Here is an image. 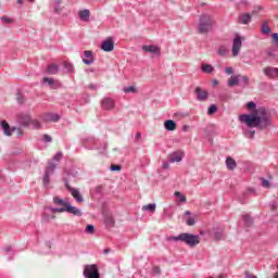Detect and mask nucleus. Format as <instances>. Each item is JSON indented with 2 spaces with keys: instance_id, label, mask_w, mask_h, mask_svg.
<instances>
[{
  "instance_id": "a211bd4d",
  "label": "nucleus",
  "mask_w": 278,
  "mask_h": 278,
  "mask_svg": "<svg viewBox=\"0 0 278 278\" xmlns=\"http://www.w3.org/2000/svg\"><path fill=\"white\" fill-rule=\"evenodd\" d=\"M142 51H146V53H154L155 55H160V47L153 46V45H144L142 46Z\"/></svg>"
},
{
  "instance_id": "412c9836",
  "label": "nucleus",
  "mask_w": 278,
  "mask_h": 278,
  "mask_svg": "<svg viewBox=\"0 0 278 278\" xmlns=\"http://www.w3.org/2000/svg\"><path fill=\"white\" fill-rule=\"evenodd\" d=\"M84 55L85 58H87L83 60L84 64H86L87 66H90V64H94V60H92V51L86 50L84 52Z\"/></svg>"
},
{
  "instance_id": "e2e57ef3",
  "label": "nucleus",
  "mask_w": 278,
  "mask_h": 278,
  "mask_svg": "<svg viewBox=\"0 0 278 278\" xmlns=\"http://www.w3.org/2000/svg\"><path fill=\"white\" fill-rule=\"evenodd\" d=\"M103 253H104V255H108V253H110V249H104Z\"/></svg>"
},
{
  "instance_id": "774afa93",
  "label": "nucleus",
  "mask_w": 278,
  "mask_h": 278,
  "mask_svg": "<svg viewBox=\"0 0 278 278\" xmlns=\"http://www.w3.org/2000/svg\"><path fill=\"white\" fill-rule=\"evenodd\" d=\"M192 213L190 211L185 212V216H190Z\"/></svg>"
},
{
  "instance_id": "9d476101",
  "label": "nucleus",
  "mask_w": 278,
  "mask_h": 278,
  "mask_svg": "<svg viewBox=\"0 0 278 278\" xmlns=\"http://www.w3.org/2000/svg\"><path fill=\"white\" fill-rule=\"evenodd\" d=\"M240 49H242V37H240V35H236L232 42L233 58H238V55H240Z\"/></svg>"
},
{
  "instance_id": "6e6d98bb",
  "label": "nucleus",
  "mask_w": 278,
  "mask_h": 278,
  "mask_svg": "<svg viewBox=\"0 0 278 278\" xmlns=\"http://www.w3.org/2000/svg\"><path fill=\"white\" fill-rule=\"evenodd\" d=\"M88 88L90 90H99V85H89Z\"/></svg>"
},
{
  "instance_id": "c85d7f7f",
  "label": "nucleus",
  "mask_w": 278,
  "mask_h": 278,
  "mask_svg": "<svg viewBox=\"0 0 278 278\" xmlns=\"http://www.w3.org/2000/svg\"><path fill=\"white\" fill-rule=\"evenodd\" d=\"M156 207H157V204L150 203V204H147V205L142 206V211L143 212H155Z\"/></svg>"
},
{
  "instance_id": "a18cd8bd",
  "label": "nucleus",
  "mask_w": 278,
  "mask_h": 278,
  "mask_svg": "<svg viewBox=\"0 0 278 278\" xmlns=\"http://www.w3.org/2000/svg\"><path fill=\"white\" fill-rule=\"evenodd\" d=\"M62 157H63L62 152H56V153L54 154V156L52 157V160H53L54 162H60V160H62Z\"/></svg>"
},
{
  "instance_id": "4be33fe9",
  "label": "nucleus",
  "mask_w": 278,
  "mask_h": 278,
  "mask_svg": "<svg viewBox=\"0 0 278 278\" xmlns=\"http://www.w3.org/2000/svg\"><path fill=\"white\" fill-rule=\"evenodd\" d=\"M164 127L167 131H175L177 129V123L173 119H167L164 122Z\"/></svg>"
},
{
  "instance_id": "4c0bfd02",
  "label": "nucleus",
  "mask_w": 278,
  "mask_h": 278,
  "mask_svg": "<svg viewBox=\"0 0 278 278\" xmlns=\"http://www.w3.org/2000/svg\"><path fill=\"white\" fill-rule=\"evenodd\" d=\"M16 101L20 105H23V103H25V96H23V93L17 92L16 93Z\"/></svg>"
},
{
  "instance_id": "dca6fc26",
  "label": "nucleus",
  "mask_w": 278,
  "mask_h": 278,
  "mask_svg": "<svg viewBox=\"0 0 278 278\" xmlns=\"http://www.w3.org/2000/svg\"><path fill=\"white\" fill-rule=\"evenodd\" d=\"M101 49L105 51V53L114 51V40H112V38L104 40L101 45Z\"/></svg>"
},
{
  "instance_id": "4468645a",
  "label": "nucleus",
  "mask_w": 278,
  "mask_h": 278,
  "mask_svg": "<svg viewBox=\"0 0 278 278\" xmlns=\"http://www.w3.org/2000/svg\"><path fill=\"white\" fill-rule=\"evenodd\" d=\"M194 92L197 94L198 101H207V98L210 97L207 90H203L201 87H197Z\"/></svg>"
},
{
  "instance_id": "4d7b16f0",
  "label": "nucleus",
  "mask_w": 278,
  "mask_h": 278,
  "mask_svg": "<svg viewBox=\"0 0 278 278\" xmlns=\"http://www.w3.org/2000/svg\"><path fill=\"white\" fill-rule=\"evenodd\" d=\"M266 54L268 55V58H273L275 55V51L274 50H267Z\"/></svg>"
},
{
  "instance_id": "bb28decb",
  "label": "nucleus",
  "mask_w": 278,
  "mask_h": 278,
  "mask_svg": "<svg viewBox=\"0 0 278 278\" xmlns=\"http://www.w3.org/2000/svg\"><path fill=\"white\" fill-rule=\"evenodd\" d=\"M251 14L249 13H243L240 17L239 21L242 23V25H249L251 23Z\"/></svg>"
},
{
  "instance_id": "69168bd1",
  "label": "nucleus",
  "mask_w": 278,
  "mask_h": 278,
  "mask_svg": "<svg viewBox=\"0 0 278 278\" xmlns=\"http://www.w3.org/2000/svg\"><path fill=\"white\" fill-rule=\"evenodd\" d=\"M213 86H218V80L217 79L213 80Z\"/></svg>"
},
{
  "instance_id": "5fc2aeb1",
  "label": "nucleus",
  "mask_w": 278,
  "mask_h": 278,
  "mask_svg": "<svg viewBox=\"0 0 278 278\" xmlns=\"http://www.w3.org/2000/svg\"><path fill=\"white\" fill-rule=\"evenodd\" d=\"M262 186H264V188H268L270 186V181L264 179Z\"/></svg>"
},
{
  "instance_id": "58836bf2",
  "label": "nucleus",
  "mask_w": 278,
  "mask_h": 278,
  "mask_svg": "<svg viewBox=\"0 0 278 278\" xmlns=\"http://www.w3.org/2000/svg\"><path fill=\"white\" fill-rule=\"evenodd\" d=\"M61 3H62L61 0H55V5H54L55 14H60L62 12V7H60Z\"/></svg>"
},
{
  "instance_id": "f257e3e1",
  "label": "nucleus",
  "mask_w": 278,
  "mask_h": 278,
  "mask_svg": "<svg viewBox=\"0 0 278 278\" xmlns=\"http://www.w3.org/2000/svg\"><path fill=\"white\" fill-rule=\"evenodd\" d=\"M248 110H254L252 114L240 115L241 123H245L248 127H256L257 129H266L273 125V116L268 113V110L264 106H258L255 102L251 101L247 103Z\"/></svg>"
},
{
  "instance_id": "ddd939ff",
  "label": "nucleus",
  "mask_w": 278,
  "mask_h": 278,
  "mask_svg": "<svg viewBox=\"0 0 278 278\" xmlns=\"http://www.w3.org/2000/svg\"><path fill=\"white\" fill-rule=\"evenodd\" d=\"M184 160V151H175L168 155V162L175 164V162H181Z\"/></svg>"
},
{
  "instance_id": "473e14b6",
  "label": "nucleus",
  "mask_w": 278,
  "mask_h": 278,
  "mask_svg": "<svg viewBox=\"0 0 278 278\" xmlns=\"http://www.w3.org/2000/svg\"><path fill=\"white\" fill-rule=\"evenodd\" d=\"M174 197H176V199H179L180 203H186V201H187L186 195H184V193H181L179 191H176L174 193Z\"/></svg>"
},
{
  "instance_id": "5701e85b",
  "label": "nucleus",
  "mask_w": 278,
  "mask_h": 278,
  "mask_svg": "<svg viewBox=\"0 0 278 278\" xmlns=\"http://www.w3.org/2000/svg\"><path fill=\"white\" fill-rule=\"evenodd\" d=\"M226 166L228 170H236V168H238V163H236V160H233V157L228 156L226 159Z\"/></svg>"
},
{
  "instance_id": "6ab92c4d",
  "label": "nucleus",
  "mask_w": 278,
  "mask_h": 278,
  "mask_svg": "<svg viewBox=\"0 0 278 278\" xmlns=\"http://www.w3.org/2000/svg\"><path fill=\"white\" fill-rule=\"evenodd\" d=\"M116 103L111 98H104L102 100L103 110H114Z\"/></svg>"
},
{
  "instance_id": "603ef678",
  "label": "nucleus",
  "mask_w": 278,
  "mask_h": 278,
  "mask_svg": "<svg viewBox=\"0 0 278 278\" xmlns=\"http://www.w3.org/2000/svg\"><path fill=\"white\" fill-rule=\"evenodd\" d=\"M225 73H226V75H233V68L232 67H226Z\"/></svg>"
},
{
  "instance_id": "0e129e2a",
  "label": "nucleus",
  "mask_w": 278,
  "mask_h": 278,
  "mask_svg": "<svg viewBox=\"0 0 278 278\" xmlns=\"http://www.w3.org/2000/svg\"><path fill=\"white\" fill-rule=\"evenodd\" d=\"M36 129H40V122H36Z\"/></svg>"
},
{
  "instance_id": "3c124183",
  "label": "nucleus",
  "mask_w": 278,
  "mask_h": 278,
  "mask_svg": "<svg viewBox=\"0 0 278 278\" xmlns=\"http://www.w3.org/2000/svg\"><path fill=\"white\" fill-rule=\"evenodd\" d=\"M1 21H3L4 23H13L12 18L8 17V16H2L0 17Z\"/></svg>"
},
{
  "instance_id": "8fccbe9b",
  "label": "nucleus",
  "mask_w": 278,
  "mask_h": 278,
  "mask_svg": "<svg viewBox=\"0 0 278 278\" xmlns=\"http://www.w3.org/2000/svg\"><path fill=\"white\" fill-rule=\"evenodd\" d=\"M67 175H68V177H77V175H79V173L76 172V170H70V172L67 173Z\"/></svg>"
},
{
  "instance_id": "20e7f679",
  "label": "nucleus",
  "mask_w": 278,
  "mask_h": 278,
  "mask_svg": "<svg viewBox=\"0 0 278 278\" xmlns=\"http://www.w3.org/2000/svg\"><path fill=\"white\" fill-rule=\"evenodd\" d=\"M55 168H58V164L50 163L49 166L46 167L43 177H42V186L46 190H49L51 186V175L55 173Z\"/></svg>"
},
{
  "instance_id": "79ce46f5",
  "label": "nucleus",
  "mask_w": 278,
  "mask_h": 278,
  "mask_svg": "<svg viewBox=\"0 0 278 278\" xmlns=\"http://www.w3.org/2000/svg\"><path fill=\"white\" fill-rule=\"evenodd\" d=\"M215 240H223V230H216L214 232Z\"/></svg>"
},
{
  "instance_id": "f03ea898",
  "label": "nucleus",
  "mask_w": 278,
  "mask_h": 278,
  "mask_svg": "<svg viewBox=\"0 0 278 278\" xmlns=\"http://www.w3.org/2000/svg\"><path fill=\"white\" fill-rule=\"evenodd\" d=\"M168 242H185L187 247H197V244H200L201 239L197 235L188 233V232H182L178 236L174 237H168L167 238Z\"/></svg>"
},
{
  "instance_id": "39448f33",
  "label": "nucleus",
  "mask_w": 278,
  "mask_h": 278,
  "mask_svg": "<svg viewBox=\"0 0 278 278\" xmlns=\"http://www.w3.org/2000/svg\"><path fill=\"white\" fill-rule=\"evenodd\" d=\"M51 212H59L60 214L67 212V214H73V216H84V213L81 210L77 208V206L71 205V203L67 202V205L60 208H50Z\"/></svg>"
},
{
  "instance_id": "393cba45",
  "label": "nucleus",
  "mask_w": 278,
  "mask_h": 278,
  "mask_svg": "<svg viewBox=\"0 0 278 278\" xmlns=\"http://www.w3.org/2000/svg\"><path fill=\"white\" fill-rule=\"evenodd\" d=\"M58 73H60V67L58 66V64L48 65L47 67L48 75H58Z\"/></svg>"
},
{
  "instance_id": "338daca9",
  "label": "nucleus",
  "mask_w": 278,
  "mask_h": 278,
  "mask_svg": "<svg viewBox=\"0 0 278 278\" xmlns=\"http://www.w3.org/2000/svg\"><path fill=\"white\" fill-rule=\"evenodd\" d=\"M136 138H138V139L142 138V134L137 132Z\"/></svg>"
},
{
  "instance_id": "7c9ffc66",
  "label": "nucleus",
  "mask_w": 278,
  "mask_h": 278,
  "mask_svg": "<svg viewBox=\"0 0 278 278\" xmlns=\"http://www.w3.org/2000/svg\"><path fill=\"white\" fill-rule=\"evenodd\" d=\"M261 31H262V34H270V27H268L267 21L263 22V24L261 26Z\"/></svg>"
},
{
  "instance_id": "de8ad7c7",
  "label": "nucleus",
  "mask_w": 278,
  "mask_h": 278,
  "mask_svg": "<svg viewBox=\"0 0 278 278\" xmlns=\"http://www.w3.org/2000/svg\"><path fill=\"white\" fill-rule=\"evenodd\" d=\"M195 220L193 217H190L189 219H187L186 225H188V227H192L193 225H195Z\"/></svg>"
},
{
  "instance_id": "cd10ccee",
  "label": "nucleus",
  "mask_w": 278,
  "mask_h": 278,
  "mask_svg": "<svg viewBox=\"0 0 278 278\" xmlns=\"http://www.w3.org/2000/svg\"><path fill=\"white\" fill-rule=\"evenodd\" d=\"M238 84H240V77L237 76H231L230 79H228L227 81V86H229L230 88L233 86H238Z\"/></svg>"
},
{
  "instance_id": "bf43d9fd",
  "label": "nucleus",
  "mask_w": 278,
  "mask_h": 278,
  "mask_svg": "<svg viewBox=\"0 0 278 278\" xmlns=\"http://www.w3.org/2000/svg\"><path fill=\"white\" fill-rule=\"evenodd\" d=\"M153 273L155 275H160V273H162V270L160 269V267H153Z\"/></svg>"
},
{
  "instance_id": "a878e982",
  "label": "nucleus",
  "mask_w": 278,
  "mask_h": 278,
  "mask_svg": "<svg viewBox=\"0 0 278 278\" xmlns=\"http://www.w3.org/2000/svg\"><path fill=\"white\" fill-rule=\"evenodd\" d=\"M242 219L245 227H253V224L255 223L250 214L242 215Z\"/></svg>"
},
{
  "instance_id": "1a4fd4ad",
  "label": "nucleus",
  "mask_w": 278,
  "mask_h": 278,
  "mask_svg": "<svg viewBox=\"0 0 278 278\" xmlns=\"http://www.w3.org/2000/svg\"><path fill=\"white\" fill-rule=\"evenodd\" d=\"M51 210H60V207H51V206L45 207V211L41 215L43 223H51V220H54L55 214H58V212H53Z\"/></svg>"
},
{
  "instance_id": "864d4df0",
  "label": "nucleus",
  "mask_w": 278,
  "mask_h": 278,
  "mask_svg": "<svg viewBox=\"0 0 278 278\" xmlns=\"http://www.w3.org/2000/svg\"><path fill=\"white\" fill-rule=\"evenodd\" d=\"M162 168H163L164 170H168V169L170 168V163H169V161H168V162L163 163Z\"/></svg>"
},
{
  "instance_id": "b1692460",
  "label": "nucleus",
  "mask_w": 278,
  "mask_h": 278,
  "mask_svg": "<svg viewBox=\"0 0 278 278\" xmlns=\"http://www.w3.org/2000/svg\"><path fill=\"white\" fill-rule=\"evenodd\" d=\"M78 16L80 20H83L85 23H87V21H90V10L85 9L78 12Z\"/></svg>"
},
{
  "instance_id": "c03bdc74",
  "label": "nucleus",
  "mask_w": 278,
  "mask_h": 278,
  "mask_svg": "<svg viewBox=\"0 0 278 278\" xmlns=\"http://www.w3.org/2000/svg\"><path fill=\"white\" fill-rule=\"evenodd\" d=\"M42 142H53V138L49 135H42Z\"/></svg>"
},
{
  "instance_id": "09e8293b",
  "label": "nucleus",
  "mask_w": 278,
  "mask_h": 278,
  "mask_svg": "<svg viewBox=\"0 0 278 278\" xmlns=\"http://www.w3.org/2000/svg\"><path fill=\"white\" fill-rule=\"evenodd\" d=\"M110 170L112 173L121 170V165H111Z\"/></svg>"
},
{
  "instance_id": "49530a36",
  "label": "nucleus",
  "mask_w": 278,
  "mask_h": 278,
  "mask_svg": "<svg viewBox=\"0 0 278 278\" xmlns=\"http://www.w3.org/2000/svg\"><path fill=\"white\" fill-rule=\"evenodd\" d=\"M245 136L247 138L253 139L255 136V130H247Z\"/></svg>"
},
{
  "instance_id": "2eb2a0df",
  "label": "nucleus",
  "mask_w": 278,
  "mask_h": 278,
  "mask_svg": "<svg viewBox=\"0 0 278 278\" xmlns=\"http://www.w3.org/2000/svg\"><path fill=\"white\" fill-rule=\"evenodd\" d=\"M17 121L20 125L27 127L28 125H31V115L22 113L17 116Z\"/></svg>"
},
{
  "instance_id": "e433bc0d",
  "label": "nucleus",
  "mask_w": 278,
  "mask_h": 278,
  "mask_svg": "<svg viewBox=\"0 0 278 278\" xmlns=\"http://www.w3.org/2000/svg\"><path fill=\"white\" fill-rule=\"evenodd\" d=\"M123 90H124L125 94H129L130 92H132V93L137 92L136 86L124 87Z\"/></svg>"
},
{
  "instance_id": "423d86ee",
  "label": "nucleus",
  "mask_w": 278,
  "mask_h": 278,
  "mask_svg": "<svg viewBox=\"0 0 278 278\" xmlns=\"http://www.w3.org/2000/svg\"><path fill=\"white\" fill-rule=\"evenodd\" d=\"M85 278H101L97 264L86 265L83 271Z\"/></svg>"
},
{
  "instance_id": "13d9d810",
  "label": "nucleus",
  "mask_w": 278,
  "mask_h": 278,
  "mask_svg": "<svg viewBox=\"0 0 278 278\" xmlns=\"http://www.w3.org/2000/svg\"><path fill=\"white\" fill-rule=\"evenodd\" d=\"M271 38H273L274 42H278V34L277 33H274L271 35Z\"/></svg>"
},
{
  "instance_id": "a19ab883",
  "label": "nucleus",
  "mask_w": 278,
  "mask_h": 278,
  "mask_svg": "<svg viewBox=\"0 0 278 278\" xmlns=\"http://www.w3.org/2000/svg\"><path fill=\"white\" fill-rule=\"evenodd\" d=\"M64 68L67 73H73V71H75V67L68 62L64 63Z\"/></svg>"
},
{
  "instance_id": "7ed1b4c3",
  "label": "nucleus",
  "mask_w": 278,
  "mask_h": 278,
  "mask_svg": "<svg viewBox=\"0 0 278 278\" xmlns=\"http://www.w3.org/2000/svg\"><path fill=\"white\" fill-rule=\"evenodd\" d=\"M216 25V21L210 14H202L199 18L198 31L199 34H210Z\"/></svg>"
},
{
  "instance_id": "aec40b11",
  "label": "nucleus",
  "mask_w": 278,
  "mask_h": 278,
  "mask_svg": "<svg viewBox=\"0 0 278 278\" xmlns=\"http://www.w3.org/2000/svg\"><path fill=\"white\" fill-rule=\"evenodd\" d=\"M52 202L54 205H56L58 207H66L68 205V201L60 198V197H54L52 199Z\"/></svg>"
},
{
  "instance_id": "f8f14e48",
  "label": "nucleus",
  "mask_w": 278,
  "mask_h": 278,
  "mask_svg": "<svg viewBox=\"0 0 278 278\" xmlns=\"http://www.w3.org/2000/svg\"><path fill=\"white\" fill-rule=\"evenodd\" d=\"M0 127L4 134V136H12L14 131H16V127H10V124L7 121H1L0 122Z\"/></svg>"
},
{
  "instance_id": "2f4dec72",
  "label": "nucleus",
  "mask_w": 278,
  "mask_h": 278,
  "mask_svg": "<svg viewBox=\"0 0 278 278\" xmlns=\"http://www.w3.org/2000/svg\"><path fill=\"white\" fill-rule=\"evenodd\" d=\"M48 121H51L52 123H58L60 121V115L55 113H50L48 115Z\"/></svg>"
},
{
  "instance_id": "37998d69",
  "label": "nucleus",
  "mask_w": 278,
  "mask_h": 278,
  "mask_svg": "<svg viewBox=\"0 0 278 278\" xmlns=\"http://www.w3.org/2000/svg\"><path fill=\"white\" fill-rule=\"evenodd\" d=\"M86 233H94V225L89 224L85 229Z\"/></svg>"
},
{
  "instance_id": "052dcab7",
  "label": "nucleus",
  "mask_w": 278,
  "mask_h": 278,
  "mask_svg": "<svg viewBox=\"0 0 278 278\" xmlns=\"http://www.w3.org/2000/svg\"><path fill=\"white\" fill-rule=\"evenodd\" d=\"M5 253H12V245H8L4 248Z\"/></svg>"
},
{
  "instance_id": "6e6552de",
  "label": "nucleus",
  "mask_w": 278,
  "mask_h": 278,
  "mask_svg": "<svg viewBox=\"0 0 278 278\" xmlns=\"http://www.w3.org/2000/svg\"><path fill=\"white\" fill-rule=\"evenodd\" d=\"M65 188L71 192L73 199L77 201V203H84V197H81V193L79 192V189H75L71 187V184L68 182V179H64Z\"/></svg>"
},
{
  "instance_id": "72a5a7b5",
  "label": "nucleus",
  "mask_w": 278,
  "mask_h": 278,
  "mask_svg": "<svg viewBox=\"0 0 278 278\" xmlns=\"http://www.w3.org/2000/svg\"><path fill=\"white\" fill-rule=\"evenodd\" d=\"M239 76V83L241 84V86H249V76H242V75H238Z\"/></svg>"
},
{
  "instance_id": "680f3d73",
  "label": "nucleus",
  "mask_w": 278,
  "mask_h": 278,
  "mask_svg": "<svg viewBox=\"0 0 278 278\" xmlns=\"http://www.w3.org/2000/svg\"><path fill=\"white\" fill-rule=\"evenodd\" d=\"M245 277L247 278H257V276L251 275V273L245 271Z\"/></svg>"
},
{
  "instance_id": "f3484780",
  "label": "nucleus",
  "mask_w": 278,
  "mask_h": 278,
  "mask_svg": "<svg viewBox=\"0 0 278 278\" xmlns=\"http://www.w3.org/2000/svg\"><path fill=\"white\" fill-rule=\"evenodd\" d=\"M264 75L269 77V79H277L278 77V68L277 67H265L263 70Z\"/></svg>"
},
{
  "instance_id": "c9c22d12",
  "label": "nucleus",
  "mask_w": 278,
  "mask_h": 278,
  "mask_svg": "<svg viewBox=\"0 0 278 278\" xmlns=\"http://www.w3.org/2000/svg\"><path fill=\"white\" fill-rule=\"evenodd\" d=\"M216 112H218V106H216V104H212L207 110L208 116L216 114Z\"/></svg>"
},
{
  "instance_id": "ea45409f",
  "label": "nucleus",
  "mask_w": 278,
  "mask_h": 278,
  "mask_svg": "<svg viewBox=\"0 0 278 278\" xmlns=\"http://www.w3.org/2000/svg\"><path fill=\"white\" fill-rule=\"evenodd\" d=\"M226 53H227V48L225 46H220L217 50V55L225 56Z\"/></svg>"
},
{
  "instance_id": "9b49d317",
  "label": "nucleus",
  "mask_w": 278,
  "mask_h": 278,
  "mask_svg": "<svg viewBox=\"0 0 278 278\" xmlns=\"http://www.w3.org/2000/svg\"><path fill=\"white\" fill-rule=\"evenodd\" d=\"M83 143L85 144L86 149H99V147H97V143L99 142V140L92 136H86L83 139Z\"/></svg>"
},
{
  "instance_id": "c756f323",
  "label": "nucleus",
  "mask_w": 278,
  "mask_h": 278,
  "mask_svg": "<svg viewBox=\"0 0 278 278\" xmlns=\"http://www.w3.org/2000/svg\"><path fill=\"white\" fill-rule=\"evenodd\" d=\"M201 71L203 73L212 74V73H214V66L210 65V64H204L201 66Z\"/></svg>"
},
{
  "instance_id": "0eeeda50",
  "label": "nucleus",
  "mask_w": 278,
  "mask_h": 278,
  "mask_svg": "<svg viewBox=\"0 0 278 278\" xmlns=\"http://www.w3.org/2000/svg\"><path fill=\"white\" fill-rule=\"evenodd\" d=\"M41 86H47L50 90H60V88H62V83L55 78L43 77Z\"/></svg>"
},
{
  "instance_id": "f704fd0d",
  "label": "nucleus",
  "mask_w": 278,
  "mask_h": 278,
  "mask_svg": "<svg viewBox=\"0 0 278 278\" xmlns=\"http://www.w3.org/2000/svg\"><path fill=\"white\" fill-rule=\"evenodd\" d=\"M104 220L109 227H114V217L112 215H106Z\"/></svg>"
}]
</instances>
